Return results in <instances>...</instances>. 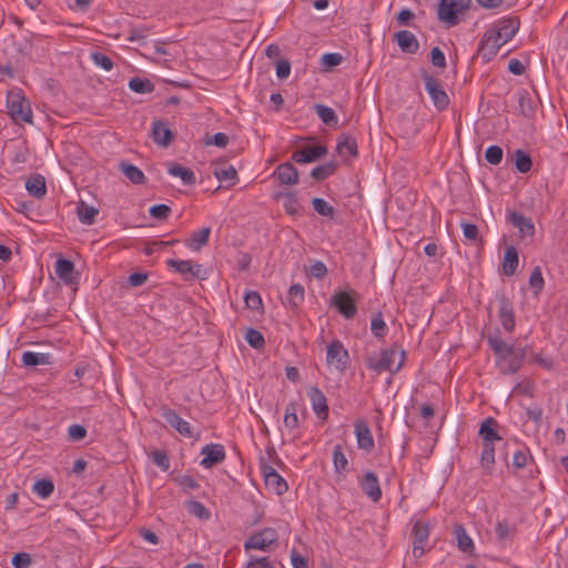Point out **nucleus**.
I'll return each mask as SVG.
<instances>
[{"mask_svg":"<svg viewBox=\"0 0 568 568\" xmlns=\"http://www.w3.org/2000/svg\"><path fill=\"white\" fill-rule=\"evenodd\" d=\"M487 342L496 356V365L503 374L516 373L523 365L525 351L507 344L498 336H488Z\"/></svg>","mask_w":568,"mask_h":568,"instance_id":"f257e3e1","label":"nucleus"},{"mask_svg":"<svg viewBox=\"0 0 568 568\" xmlns=\"http://www.w3.org/2000/svg\"><path fill=\"white\" fill-rule=\"evenodd\" d=\"M405 359L406 353L404 349L390 346L381 351L379 358L368 356L365 359V364L369 369L377 374L387 371L394 375L403 367Z\"/></svg>","mask_w":568,"mask_h":568,"instance_id":"f03ea898","label":"nucleus"},{"mask_svg":"<svg viewBox=\"0 0 568 568\" xmlns=\"http://www.w3.org/2000/svg\"><path fill=\"white\" fill-rule=\"evenodd\" d=\"M7 109L9 115L16 123H32V110L30 103L20 91L8 92Z\"/></svg>","mask_w":568,"mask_h":568,"instance_id":"7ed1b4c3","label":"nucleus"},{"mask_svg":"<svg viewBox=\"0 0 568 568\" xmlns=\"http://www.w3.org/2000/svg\"><path fill=\"white\" fill-rule=\"evenodd\" d=\"M470 0H440L438 6V19L447 27L459 23L462 14L469 6Z\"/></svg>","mask_w":568,"mask_h":568,"instance_id":"20e7f679","label":"nucleus"},{"mask_svg":"<svg viewBox=\"0 0 568 568\" xmlns=\"http://www.w3.org/2000/svg\"><path fill=\"white\" fill-rule=\"evenodd\" d=\"M326 364L344 373L349 365V354L342 342L333 341L326 348Z\"/></svg>","mask_w":568,"mask_h":568,"instance_id":"39448f33","label":"nucleus"},{"mask_svg":"<svg viewBox=\"0 0 568 568\" xmlns=\"http://www.w3.org/2000/svg\"><path fill=\"white\" fill-rule=\"evenodd\" d=\"M423 80L434 106L439 111L447 109L449 105V98L439 81L428 73L423 74Z\"/></svg>","mask_w":568,"mask_h":568,"instance_id":"423d86ee","label":"nucleus"},{"mask_svg":"<svg viewBox=\"0 0 568 568\" xmlns=\"http://www.w3.org/2000/svg\"><path fill=\"white\" fill-rule=\"evenodd\" d=\"M277 539V534L273 528H264L254 532L244 544L245 550L258 549L267 550Z\"/></svg>","mask_w":568,"mask_h":568,"instance_id":"0eeeda50","label":"nucleus"},{"mask_svg":"<svg viewBox=\"0 0 568 568\" xmlns=\"http://www.w3.org/2000/svg\"><path fill=\"white\" fill-rule=\"evenodd\" d=\"M519 20L517 18H506L499 20L493 28L488 31H491L493 34L496 36L503 44H506L510 41L519 28Z\"/></svg>","mask_w":568,"mask_h":568,"instance_id":"6e6552de","label":"nucleus"},{"mask_svg":"<svg viewBox=\"0 0 568 568\" xmlns=\"http://www.w3.org/2000/svg\"><path fill=\"white\" fill-rule=\"evenodd\" d=\"M333 305L346 318H352L357 311L355 298L351 292H338L332 297Z\"/></svg>","mask_w":568,"mask_h":568,"instance_id":"1a4fd4ad","label":"nucleus"},{"mask_svg":"<svg viewBox=\"0 0 568 568\" xmlns=\"http://www.w3.org/2000/svg\"><path fill=\"white\" fill-rule=\"evenodd\" d=\"M201 455L203 456L201 465L204 468H211L225 459V449L221 444H210L202 448Z\"/></svg>","mask_w":568,"mask_h":568,"instance_id":"9d476101","label":"nucleus"},{"mask_svg":"<svg viewBox=\"0 0 568 568\" xmlns=\"http://www.w3.org/2000/svg\"><path fill=\"white\" fill-rule=\"evenodd\" d=\"M168 264L182 274L185 280L201 278L203 267L201 264H193L190 260H169Z\"/></svg>","mask_w":568,"mask_h":568,"instance_id":"9b49d317","label":"nucleus"},{"mask_svg":"<svg viewBox=\"0 0 568 568\" xmlns=\"http://www.w3.org/2000/svg\"><path fill=\"white\" fill-rule=\"evenodd\" d=\"M413 555L415 558H419L424 555L425 544L428 540L429 530L426 524L416 521L413 527Z\"/></svg>","mask_w":568,"mask_h":568,"instance_id":"f8f14e48","label":"nucleus"},{"mask_svg":"<svg viewBox=\"0 0 568 568\" xmlns=\"http://www.w3.org/2000/svg\"><path fill=\"white\" fill-rule=\"evenodd\" d=\"M361 488L364 494L374 503L378 501L382 497L379 480L375 473L367 471L359 481Z\"/></svg>","mask_w":568,"mask_h":568,"instance_id":"ddd939ff","label":"nucleus"},{"mask_svg":"<svg viewBox=\"0 0 568 568\" xmlns=\"http://www.w3.org/2000/svg\"><path fill=\"white\" fill-rule=\"evenodd\" d=\"M326 153L327 149L324 145L306 146L294 151L292 159L296 163H311L323 158Z\"/></svg>","mask_w":568,"mask_h":568,"instance_id":"4468645a","label":"nucleus"},{"mask_svg":"<svg viewBox=\"0 0 568 568\" xmlns=\"http://www.w3.org/2000/svg\"><path fill=\"white\" fill-rule=\"evenodd\" d=\"M498 317L504 329L511 333L515 328V313L511 302L505 296L499 298Z\"/></svg>","mask_w":568,"mask_h":568,"instance_id":"2eb2a0df","label":"nucleus"},{"mask_svg":"<svg viewBox=\"0 0 568 568\" xmlns=\"http://www.w3.org/2000/svg\"><path fill=\"white\" fill-rule=\"evenodd\" d=\"M354 428L358 448L371 452L374 448V438L367 423L356 420Z\"/></svg>","mask_w":568,"mask_h":568,"instance_id":"dca6fc26","label":"nucleus"},{"mask_svg":"<svg viewBox=\"0 0 568 568\" xmlns=\"http://www.w3.org/2000/svg\"><path fill=\"white\" fill-rule=\"evenodd\" d=\"M495 34L491 31H487L480 41L479 53L483 59L490 60L495 57L499 49L504 45L500 41H497Z\"/></svg>","mask_w":568,"mask_h":568,"instance_id":"f3484780","label":"nucleus"},{"mask_svg":"<svg viewBox=\"0 0 568 568\" xmlns=\"http://www.w3.org/2000/svg\"><path fill=\"white\" fill-rule=\"evenodd\" d=\"M394 39L400 50L405 53H416L419 49V43L415 34L408 30H400L394 34Z\"/></svg>","mask_w":568,"mask_h":568,"instance_id":"a211bd4d","label":"nucleus"},{"mask_svg":"<svg viewBox=\"0 0 568 568\" xmlns=\"http://www.w3.org/2000/svg\"><path fill=\"white\" fill-rule=\"evenodd\" d=\"M163 417L166 420V423L175 430H178L181 435L187 438L193 437V432L190 423L180 417L174 410L166 409L163 413Z\"/></svg>","mask_w":568,"mask_h":568,"instance_id":"6ab92c4d","label":"nucleus"},{"mask_svg":"<svg viewBox=\"0 0 568 568\" xmlns=\"http://www.w3.org/2000/svg\"><path fill=\"white\" fill-rule=\"evenodd\" d=\"M308 397L317 417L322 419L327 418L328 405L325 395L317 387H312L308 390Z\"/></svg>","mask_w":568,"mask_h":568,"instance_id":"aec40b11","label":"nucleus"},{"mask_svg":"<svg viewBox=\"0 0 568 568\" xmlns=\"http://www.w3.org/2000/svg\"><path fill=\"white\" fill-rule=\"evenodd\" d=\"M497 427L498 424L493 417H488L481 423L479 428V436L481 437L483 443L495 444L496 442L503 440L498 435Z\"/></svg>","mask_w":568,"mask_h":568,"instance_id":"412c9836","label":"nucleus"},{"mask_svg":"<svg viewBox=\"0 0 568 568\" xmlns=\"http://www.w3.org/2000/svg\"><path fill=\"white\" fill-rule=\"evenodd\" d=\"M274 175L282 184L293 185L298 182V172L290 162L280 164L274 171Z\"/></svg>","mask_w":568,"mask_h":568,"instance_id":"4be33fe9","label":"nucleus"},{"mask_svg":"<svg viewBox=\"0 0 568 568\" xmlns=\"http://www.w3.org/2000/svg\"><path fill=\"white\" fill-rule=\"evenodd\" d=\"M509 221L518 229L523 236H531L535 233V226L531 219L526 217L521 213L511 212L509 214Z\"/></svg>","mask_w":568,"mask_h":568,"instance_id":"5701e85b","label":"nucleus"},{"mask_svg":"<svg viewBox=\"0 0 568 568\" xmlns=\"http://www.w3.org/2000/svg\"><path fill=\"white\" fill-rule=\"evenodd\" d=\"M152 136L156 144L168 146L172 140L173 133L162 121L153 122Z\"/></svg>","mask_w":568,"mask_h":568,"instance_id":"b1692460","label":"nucleus"},{"mask_svg":"<svg viewBox=\"0 0 568 568\" xmlns=\"http://www.w3.org/2000/svg\"><path fill=\"white\" fill-rule=\"evenodd\" d=\"M210 234L211 227H203L200 231L192 233L191 236L185 240V246L194 252H199L204 245L207 244Z\"/></svg>","mask_w":568,"mask_h":568,"instance_id":"393cba45","label":"nucleus"},{"mask_svg":"<svg viewBox=\"0 0 568 568\" xmlns=\"http://www.w3.org/2000/svg\"><path fill=\"white\" fill-rule=\"evenodd\" d=\"M283 423L285 429H287L290 434L295 435L300 426V419L297 417V405L295 402H290L285 406Z\"/></svg>","mask_w":568,"mask_h":568,"instance_id":"a878e982","label":"nucleus"},{"mask_svg":"<svg viewBox=\"0 0 568 568\" xmlns=\"http://www.w3.org/2000/svg\"><path fill=\"white\" fill-rule=\"evenodd\" d=\"M73 273L74 264L71 261L61 257L55 262V274L65 284L74 283Z\"/></svg>","mask_w":568,"mask_h":568,"instance_id":"bb28decb","label":"nucleus"},{"mask_svg":"<svg viewBox=\"0 0 568 568\" xmlns=\"http://www.w3.org/2000/svg\"><path fill=\"white\" fill-rule=\"evenodd\" d=\"M26 189L30 195L42 199L47 194V184L42 175L36 174L26 182Z\"/></svg>","mask_w":568,"mask_h":568,"instance_id":"cd10ccee","label":"nucleus"},{"mask_svg":"<svg viewBox=\"0 0 568 568\" xmlns=\"http://www.w3.org/2000/svg\"><path fill=\"white\" fill-rule=\"evenodd\" d=\"M214 176L222 183H226V187L235 185L237 181V172L233 165H222L214 169Z\"/></svg>","mask_w":568,"mask_h":568,"instance_id":"c85d7f7f","label":"nucleus"},{"mask_svg":"<svg viewBox=\"0 0 568 568\" xmlns=\"http://www.w3.org/2000/svg\"><path fill=\"white\" fill-rule=\"evenodd\" d=\"M121 172L124 176L134 184H143L145 182L144 173L135 165L128 162H121L119 164Z\"/></svg>","mask_w":568,"mask_h":568,"instance_id":"c756f323","label":"nucleus"},{"mask_svg":"<svg viewBox=\"0 0 568 568\" xmlns=\"http://www.w3.org/2000/svg\"><path fill=\"white\" fill-rule=\"evenodd\" d=\"M78 219L82 224L91 225L94 223L95 216L99 214L98 209L90 206L81 201L77 207Z\"/></svg>","mask_w":568,"mask_h":568,"instance_id":"7c9ffc66","label":"nucleus"},{"mask_svg":"<svg viewBox=\"0 0 568 568\" xmlns=\"http://www.w3.org/2000/svg\"><path fill=\"white\" fill-rule=\"evenodd\" d=\"M518 253L514 246H509L505 251L504 256V273L508 276L514 275L518 266Z\"/></svg>","mask_w":568,"mask_h":568,"instance_id":"2f4dec72","label":"nucleus"},{"mask_svg":"<svg viewBox=\"0 0 568 568\" xmlns=\"http://www.w3.org/2000/svg\"><path fill=\"white\" fill-rule=\"evenodd\" d=\"M169 174L180 178L184 185H193L195 183V174L189 169L178 164L171 165L168 170Z\"/></svg>","mask_w":568,"mask_h":568,"instance_id":"473e14b6","label":"nucleus"},{"mask_svg":"<svg viewBox=\"0 0 568 568\" xmlns=\"http://www.w3.org/2000/svg\"><path fill=\"white\" fill-rule=\"evenodd\" d=\"M337 151L342 156H356L357 142L353 136H342L337 142Z\"/></svg>","mask_w":568,"mask_h":568,"instance_id":"72a5a7b5","label":"nucleus"},{"mask_svg":"<svg viewBox=\"0 0 568 568\" xmlns=\"http://www.w3.org/2000/svg\"><path fill=\"white\" fill-rule=\"evenodd\" d=\"M481 467L489 474L495 464V444L483 443V452L480 456Z\"/></svg>","mask_w":568,"mask_h":568,"instance_id":"f704fd0d","label":"nucleus"},{"mask_svg":"<svg viewBox=\"0 0 568 568\" xmlns=\"http://www.w3.org/2000/svg\"><path fill=\"white\" fill-rule=\"evenodd\" d=\"M333 464L337 474L344 475L348 471V460L341 445H336L333 450Z\"/></svg>","mask_w":568,"mask_h":568,"instance_id":"c9c22d12","label":"nucleus"},{"mask_svg":"<svg viewBox=\"0 0 568 568\" xmlns=\"http://www.w3.org/2000/svg\"><path fill=\"white\" fill-rule=\"evenodd\" d=\"M265 485L272 488L277 495H282L287 490V484L278 473H270L266 475Z\"/></svg>","mask_w":568,"mask_h":568,"instance_id":"e433bc0d","label":"nucleus"},{"mask_svg":"<svg viewBox=\"0 0 568 568\" xmlns=\"http://www.w3.org/2000/svg\"><path fill=\"white\" fill-rule=\"evenodd\" d=\"M455 536L459 550L470 552L474 549V542L463 526L459 525L455 527Z\"/></svg>","mask_w":568,"mask_h":568,"instance_id":"4c0bfd02","label":"nucleus"},{"mask_svg":"<svg viewBox=\"0 0 568 568\" xmlns=\"http://www.w3.org/2000/svg\"><path fill=\"white\" fill-rule=\"evenodd\" d=\"M514 156H515L516 169L520 173H527L530 171L532 162H531V158L528 153L518 149L515 151Z\"/></svg>","mask_w":568,"mask_h":568,"instance_id":"58836bf2","label":"nucleus"},{"mask_svg":"<svg viewBox=\"0 0 568 568\" xmlns=\"http://www.w3.org/2000/svg\"><path fill=\"white\" fill-rule=\"evenodd\" d=\"M129 88L135 93H151L154 84L148 79L133 78L129 81Z\"/></svg>","mask_w":568,"mask_h":568,"instance_id":"ea45409f","label":"nucleus"},{"mask_svg":"<svg viewBox=\"0 0 568 568\" xmlns=\"http://www.w3.org/2000/svg\"><path fill=\"white\" fill-rule=\"evenodd\" d=\"M54 490V485L50 479H39L33 484V493L42 499L48 498Z\"/></svg>","mask_w":568,"mask_h":568,"instance_id":"a19ab883","label":"nucleus"},{"mask_svg":"<svg viewBox=\"0 0 568 568\" xmlns=\"http://www.w3.org/2000/svg\"><path fill=\"white\" fill-rule=\"evenodd\" d=\"M336 170V164L334 162H328L322 165L314 168L311 172L313 179L317 181L325 180L331 176Z\"/></svg>","mask_w":568,"mask_h":568,"instance_id":"79ce46f5","label":"nucleus"},{"mask_svg":"<svg viewBox=\"0 0 568 568\" xmlns=\"http://www.w3.org/2000/svg\"><path fill=\"white\" fill-rule=\"evenodd\" d=\"M314 109H315L316 114L318 115V118L325 124L332 125V124H336L337 123V118H336L335 112H334V110L332 108H328V106L323 105V104H315Z\"/></svg>","mask_w":568,"mask_h":568,"instance_id":"37998d69","label":"nucleus"},{"mask_svg":"<svg viewBox=\"0 0 568 568\" xmlns=\"http://www.w3.org/2000/svg\"><path fill=\"white\" fill-rule=\"evenodd\" d=\"M304 287L301 284H293L287 294V301L293 307H297L304 302Z\"/></svg>","mask_w":568,"mask_h":568,"instance_id":"c03bdc74","label":"nucleus"},{"mask_svg":"<svg viewBox=\"0 0 568 568\" xmlns=\"http://www.w3.org/2000/svg\"><path fill=\"white\" fill-rule=\"evenodd\" d=\"M186 509L191 515L200 519H209L211 516L210 510L201 501L197 500L189 501L186 504Z\"/></svg>","mask_w":568,"mask_h":568,"instance_id":"a18cd8bd","label":"nucleus"},{"mask_svg":"<svg viewBox=\"0 0 568 568\" xmlns=\"http://www.w3.org/2000/svg\"><path fill=\"white\" fill-rule=\"evenodd\" d=\"M313 209L322 216L333 217L334 216V207L324 199L314 197L312 200Z\"/></svg>","mask_w":568,"mask_h":568,"instance_id":"49530a36","label":"nucleus"},{"mask_svg":"<svg viewBox=\"0 0 568 568\" xmlns=\"http://www.w3.org/2000/svg\"><path fill=\"white\" fill-rule=\"evenodd\" d=\"M545 285V281L539 266H536L529 277V286L534 290V294L538 295Z\"/></svg>","mask_w":568,"mask_h":568,"instance_id":"de8ad7c7","label":"nucleus"},{"mask_svg":"<svg viewBox=\"0 0 568 568\" xmlns=\"http://www.w3.org/2000/svg\"><path fill=\"white\" fill-rule=\"evenodd\" d=\"M244 302L247 308L253 311H261L263 308V302L261 295L255 291H247L244 294Z\"/></svg>","mask_w":568,"mask_h":568,"instance_id":"09e8293b","label":"nucleus"},{"mask_svg":"<svg viewBox=\"0 0 568 568\" xmlns=\"http://www.w3.org/2000/svg\"><path fill=\"white\" fill-rule=\"evenodd\" d=\"M245 339L250 346H252L256 349L263 347L265 344L263 334L255 328H248L246 331Z\"/></svg>","mask_w":568,"mask_h":568,"instance_id":"8fccbe9b","label":"nucleus"},{"mask_svg":"<svg viewBox=\"0 0 568 568\" xmlns=\"http://www.w3.org/2000/svg\"><path fill=\"white\" fill-rule=\"evenodd\" d=\"M91 60L93 63L105 71H110L113 68L112 60L104 53L100 51H94L91 53Z\"/></svg>","mask_w":568,"mask_h":568,"instance_id":"3c124183","label":"nucleus"},{"mask_svg":"<svg viewBox=\"0 0 568 568\" xmlns=\"http://www.w3.org/2000/svg\"><path fill=\"white\" fill-rule=\"evenodd\" d=\"M485 159L493 165L499 164L503 160V149L498 145H490L485 152Z\"/></svg>","mask_w":568,"mask_h":568,"instance_id":"603ef678","label":"nucleus"},{"mask_svg":"<svg viewBox=\"0 0 568 568\" xmlns=\"http://www.w3.org/2000/svg\"><path fill=\"white\" fill-rule=\"evenodd\" d=\"M152 462L163 471L170 468V458L164 450H155L151 454Z\"/></svg>","mask_w":568,"mask_h":568,"instance_id":"864d4df0","label":"nucleus"},{"mask_svg":"<svg viewBox=\"0 0 568 568\" xmlns=\"http://www.w3.org/2000/svg\"><path fill=\"white\" fill-rule=\"evenodd\" d=\"M149 213L156 220L164 221L171 213V207L166 204H158L150 207Z\"/></svg>","mask_w":568,"mask_h":568,"instance_id":"5fc2aeb1","label":"nucleus"},{"mask_svg":"<svg viewBox=\"0 0 568 568\" xmlns=\"http://www.w3.org/2000/svg\"><path fill=\"white\" fill-rule=\"evenodd\" d=\"M371 329L377 337H383L386 333V324L381 313L372 318Z\"/></svg>","mask_w":568,"mask_h":568,"instance_id":"6e6d98bb","label":"nucleus"},{"mask_svg":"<svg viewBox=\"0 0 568 568\" xmlns=\"http://www.w3.org/2000/svg\"><path fill=\"white\" fill-rule=\"evenodd\" d=\"M22 362L27 366H36L44 363V355L34 352H24L22 354Z\"/></svg>","mask_w":568,"mask_h":568,"instance_id":"4d7b16f0","label":"nucleus"},{"mask_svg":"<svg viewBox=\"0 0 568 568\" xmlns=\"http://www.w3.org/2000/svg\"><path fill=\"white\" fill-rule=\"evenodd\" d=\"M31 562V556L27 552H18L12 557L11 560V564L14 568H29Z\"/></svg>","mask_w":568,"mask_h":568,"instance_id":"13d9d810","label":"nucleus"},{"mask_svg":"<svg viewBox=\"0 0 568 568\" xmlns=\"http://www.w3.org/2000/svg\"><path fill=\"white\" fill-rule=\"evenodd\" d=\"M460 226L465 239L469 241H476L478 239L479 231L476 224L463 222Z\"/></svg>","mask_w":568,"mask_h":568,"instance_id":"bf43d9fd","label":"nucleus"},{"mask_svg":"<svg viewBox=\"0 0 568 568\" xmlns=\"http://www.w3.org/2000/svg\"><path fill=\"white\" fill-rule=\"evenodd\" d=\"M322 64L326 68H332L341 64L343 57L341 53L332 52L322 55Z\"/></svg>","mask_w":568,"mask_h":568,"instance_id":"052dcab7","label":"nucleus"},{"mask_svg":"<svg viewBox=\"0 0 568 568\" xmlns=\"http://www.w3.org/2000/svg\"><path fill=\"white\" fill-rule=\"evenodd\" d=\"M284 197H285L284 207H285L286 212L290 214H296L300 210V204H298V201H297L295 194L286 193L284 195Z\"/></svg>","mask_w":568,"mask_h":568,"instance_id":"680f3d73","label":"nucleus"},{"mask_svg":"<svg viewBox=\"0 0 568 568\" xmlns=\"http://www.w3.org/2000/svg\"><path fill=\"white\" fill-rule=\"evenodd\" d=\"M430 60L434 67L445 68L446 59L444 52L438 47H434L430 51Z\"/></svg>","mask_w":568,"mask_h":568,"instance_id":"e2e57ef3","label":"nucleus"},{"mask_svg":"<svg viewBox=\"0 0 568 568\" xmlns=\"http://www.w3.org/2000/svg\"><path fill=\"white\" fill-rule=\"evenodd\" d=\"M148 32H149V28L132 29L129 33L128 40L131 42H139V43L143 44L145 42Z\"/></svg>","mask_w":568,"mask_h":568,"instance_id":"0e129e2a","label":"nucleus"},{"mask_svg":"<svg viewBox=\"0 0 568 568\" xmlns=\"http://www.w3.org/2000/svg\"><path fill=\"white\" fill-rule=\"evenodd\" d=\"M68 435L72 440H82L85 435L87 430L82 425L73 424L68 428Z\"/></svg>","mask_w":568,"mask_h":568,"instance_id":"69168bd1","label":"nucleus"},{"mask_svg":"<svg viewBox=\"0 0 568 568\" xmlns=\"http://www.w3.org/2000/svg\"><path fill=\"white\" fill-rule=\"evenodd\" d=\"M529 459V455L524 450H517L513 456V466L523 469Z\"/></svg>","mask_w":568,"mask_h":568,"instance_id":"338daca9","label":"nucleus"},{"mask_svg":"<svg viewBox=\"0 0 568 568\" xmlns=\"http://www.w3.org/2000/svg\"><path fill=\"white\" fill-rule=\"evenodd\" d=\"M310 273L315 278H323L327 273V267L323 262L316 261L311 265Z\"/></svg>","mask_w":568,"mask_h":568,"instance_id":"774afa93","label":"nucleus"}]
</instances>
